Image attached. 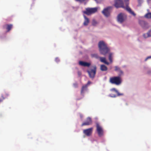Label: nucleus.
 I'll use <instances>...</instances> for the list:
<instances>
[{
    "label": "nucleus",
    "instance_id": "obj_1",
    "mask_svg": "<svg viewBox=\"0 0 151 151\" xmlns=\"http://www.w3.org/2000/svg\"><path fill=\"white\" fill-rule=\"evenodd\" d=\"M98 47L100 53L104 55L109 53L110 49L107 47V44L103 41H100L98 44Z\"/></svg>",
    "mask_w": 151,
    "mask_h": 151
},
{
    "label": "nucleus",
    "instance_id": "obj_2",
    "mask_svg": "<svg viewBox=\"0 0 151 151\" xmlns=\"http://www.w3.org/2000/svg\"><path fill=\"white\" fill-rule=\"evenodd\" d=\"M121 76H115L110 78V82L112 84H115L116 85H120L122 83Z\"/></svg>",
    "mask_w": 151,
    "mask_h": 151
},
{
    "label": "nucleus",
    "instance_id": "obj_3",
    "mask_svg": "<svg viewBox=\"0 0 151 151\" xmlns=\"http://www.w3.org/2000/svg\"><path fill=\"white\" fill-rule=\"evenodd\" d=\"M98 8H87L86 10L83 11V13L86 15L89 16L96 12L97 11Z\"/></svg>",
    "mask_w": 151,
    "mask_h": 151
},
{
    "label": "nucleus",
    "instance_id": "obj_4",
    "mask_svg": "<svg viewBox=\"0 0 151 151\" xmlns=\"http://www.w3.org/2000/svg\"><path fill=\"white\" fill-rule=\"evenodd\" d=\"M88 72L89 76L90 78H93L96 73V67L95 66L93 67V69H89L87 70Z\"/></svg>",
    "mask_w": 151,
    "mask_h": 151
},
{
    "label": "nucleus",
    "instance_id": "obj_5",
    "mask_svg": "<svg viewBox=\"0 0 151 151\" xmlns=\"http://www.w3.org/2000/svg\"><path fill=\"white\" fill-rule=\"evenodd\" d=\"M112 9V7L111 6H108L104 9L102 11V13L105 16L108 17L110 15Z\"/></svg>",
    "mask_w": 151,
    "mask_h": 151
},
{
    "label": "nucleus",
    "instance_id": "obj_6",
    "mask_svg": "<svg viewBox=\"0 0 151 151\" xmlns=\"http://www.w3.org/2000/svg\"><path fill=\"white\" fill-rule=\"evenodd\" d=\"M96 127L98 135L99 137L102 136L104 134V131L102 127L98 123L96 124Z\"/></svg>",
    "mask_w": 151,
    "mask_h": 151
},
{
    "label": "nucleus",
    "instance_id": "obj_7",
    "mask_svg": "<svg viewBox=\"0 0 151 151\" xmlns=\"http://www.w3.org/2000/svg\"><path fill=\"white\" fill-rule=\"evenodd\" d=\"M126 18V16L124 14L120 13L117 16V21L118 22L122 23L123 22Z\"/></svg>",
    "mask_w": 151,
    "mask_h": 151
},
{
    "label": "nucleus",
    "instance_id": "obj_8",
    "mask_svg": "<svg viewBox=\"0 0 151 151\" xmlns=\"http://www.w3.org/2000/svg\"><path fill=\"white\" fill-rule=\"evenodd\" d=\"M139 23L141 27L144 29H148L149 27L148 26V24L144 21L139 20Z\"/></svg>",
    "mask_w": 151,
    "mask_h": 151
},
{
    "label": "nucleus",
    "instance_id": "obj_9",
    "mask_svg": "<svg viewBox=\"0 0 151 151\" xmlns=\"http://www.w3.org/2000/svg\"><path fill=\"white\" fill-rule=\"evenodd\" d=\"M114 5L116 8L120 7L124 8L122 1H116L115 2Z\"/></svg>",
    "mask_w": 151,
    "mask_h": 151
},
{
    "label": "nucleus",
    "instance_id": "obj_10",
    "mask_svg": "<svg viewBox=\"0 0 151 151\" xmlns=\"http://www.w3.org/2000/svg\"><path fill=\"white\" fill-rule=\"evenodd\" d=\"M93 130V128L91 127L83 130V133L87 136H89L92 134Z\"/></svg>",
    "mask_w": 151,
    "mask_h": 151
},
{
    "label": "nucleus",
    "instance_id": "obj_11",
    "mask_svg": "<svg viewBox=\"0 0 151 151\" xmlns=\"http://www.w3.org/2000/svg\"><path fill=\"white\" fill-rule=\"evenodd\" d=\"M92 123V121L91 118L89 117H88L87 118L86 121L82 124L81 126L89 125L91 124Z\"/></svg>",
    "mask_w": 151,
    "mask_h": 151
},
{
    "label": "nucleus",
    "instance_id": "obj_12",
    "mask_svg": "<svg viewBox=\"0 0 151 151\" xmlns=\"http://www.w3.org/2000/svg\"><path fill=\"white\" fill-rule=\"evenodd\" d=\"M143 37L145 38L151 37V29H150L146 33L143 34Z\"/></svg>",
    "mask_w": 151,
    "mask_h": 151
},
{
    "label": "nucleus",
    "instance_id": "obj_13",
    "mask_svg": "<svg viewBox=\"0 0 151 151\" xmlns=\"http://www.w3.org/2000/svg\"><path fill=\"white\" fill-rule=\"evenodd\" d=\"M79 63L80 65L84 67H89L91 65V64L90 63L81 61L79 62Z\"/></svg>",
    "mask_w": 151,
    "mask_h": 151
},
{
    "label": "nucleus",
    "instance_id": "obj_14",
    "mask_svg": "<svg viewBox=\"0 0 151 151\" xmlns=\"http://www.w3.org/2000/svg\"><path fill=\"white\" fill-rule=\"evenodd\" d=\"M99 59L100 60L101 62L107 65H109V63L106 61L105 58L100 57Z\"/></svg>",
    "mask_w": 151,
    "mask_h": 151
},
{
    "label": "nucleus",
    "instance_id": "obj_15",
    "mask_svg": "<svg viewBox=\"0 0 151 151\" xmlns=\"http://www.w3.org/2000/svg\"><path fill=\"white\" fill-rule=\"evenodd\" d=\"M115 70L116 71H120L121 72V74H119V76H121L123 74V72L122 70L119 68L118 67V66H116L115 67Z\"/></svg>",
    "mask_w": 151,
    "mask_h": 151
},
{
    "label": "nucleus",
    "instance_id": "obj_16",
    "mask_svg": "<svg viewBox=\"0 0 151 151\" xmlns=\"http://www.w3.org/2000/svg\"><path fill=\"white\" fill-rule=\"evenodd\" d=\"M85 20L83 23V25L85 26H87L88 25L89 22V19L85 16L83 15Z\"/></svg>",
    "mask_w": 151,
    "mask_h": 151
},
{
    "label": "nucleus",
    "instance_id": "obj_17",
    "mask_svg": "<svg viewBox=\"0 0 151 151\" xmlns=\"http://www.w3.org/2000/svg\"><path fill=\"white\" fill-rule=\"evenodd\" d=\"M6 27V29L7 30V31L9 32L12 28L13 26L11 24H7L4 26V27Z\"/></svg>",
    "mask_w": 151,
    "mask_h": 151
},
{
    "label": "nucleus",
    "instance_id": "obj_18",
    "mask_svg": "<svg viewBox=\"0 0 151 151\" xmlns=\"http://www.w3.org/2000/svg\"><path fill=\"white\" fill-rule=\"evenodd\" d=\"M100 69L102 71H106L107 70V68L104 65H100Z\"/></svg>",
    "mask_w": 151,
    "mask_h": 151
},
{
    "label": "nucleus",
    "instance_id": "obj_19",
    "mask_svg": "<svg viewBox=\"0 0 151 151\" xmlns=\"http://www.w3.org/2000/svg\"><path fill=\"white\" fill-rule=\"evenodd\" d=\"M87 85L83 86L81 88V94H83L85 91H86L87 89Z\"/></svg>",
    "mask_w": 151,
    "mask_h": 151
},
{
    "label": "nucleus",
    "instance_id": "obj_20",
    "mask_svg": "<svg viewBox=\"0 0 151 151\" xmlns=\"http://www.w3.org/2000/svg\"><path fill=\"white\" fill-rule=\"evenodd\" d=\"M127 10L131 14L135 16L136 15V14L132 11L130 8L129 7L127 6L126 8Z\"/></svg>",
    "mask_w": 151,
    "mask_h": 151
},
{
    "label": "nucleus",
    "instance_id": "obj_21",
    "mask_svg": "<svg viewBox=\"0 0 151 151\" xmlns=\"http://www.w3.org/2000/svg\"><path fill=\"white\" fill-rule=\"evenodd\" d=\"M9 95L8 93L4 92V93L2 94L1 95V97L3 98L2 99L3 100L7 98Z\"/></svg>",
    "mask_w": 151,
    "mask_h": 151
},
{
    "label": "nucleus",
    "instance_id": "obj_22",
    "mask_svg": "<svg viewBox=\"0 0 151 151\" xmlns=\"http://www.w3.org/2000/svg\"><path fill=\"white\" fill-rule=\"evenodd\" d=\"M111 91H115L117 94V96H122L123 95V93H120L118 92V91H117L115 88H112L111 89Z\"/></svg>",
    "mask_w": 151,
    "mask_h": 151
},
{
    "label": "nucleus",
    "instance_id": "obj_23",
    "mask_svg": "<svg viewBox=\"0 0 151 151\" xmlns=\"http://www.w3.org/2000/svg\"><path fill=\"white\" fill-rule=\"evenodd\" d=\"M113 54L112 53H110L109 54V59L111 63L112 62Z\"/></svg>",
    "mask_w": 151,
    "mask_h": 151
},
{
    "label": "nucleus",
    "instance_id": "obj_24",
    "mask_svg": "<svg viewBox=\"0 0 151 151\" xmlns=\"http://www.w3.org/2000/svg\"><path fill=\"white\" fill-rule=\"evenodd\" d=\"M91 56L92 58H94L96 59L99 58L100 57H99L98 55L97 54H93L91 55Z\"/></svg>",
    "mask_w": 151,
    "mask_h": 151
},
{
    "label": "nucleus",
    "instance_id": "obj_25",
    "mask_svg": "<svg viewBox=\"0 0 151 151\" xmlns=\"http://www.w3.org/2000/svg\"><path fill=\"white\" fill-rule=\"evenodd\" d=\"M145 17L147 18H151V13H149L146 14Z\"/></svg>",
    "mask_w": 151,
    "mask_h": 151
},
{
    "label": "nucleus",
    "instance_id": "obj_26",
    "mask_svg": "<svg viewBox=\"0 0 151 151\" xmlns=\"http://www.w3.org/2000/svg\"><path fill=\"white\" fill-rule=\"evenodd\" d=\"M92 24L93 26H96L97 24V22L95 19H93L92 21Z\"/></svg>",
    "mask_w": 151,
    "mask_h": 151
},
{
    "label": "nucleus",
    "instance_id": "obj_27",
    "mask_svg": "<svg viewBox=\"0 0 151 151\" xmlns=\"http://www.w3.org/2000/svg\"><path fill=\"white\" fill-rule=\"evenodd\" d=\"M110 96L112 97H116V96L115 94H113L112 93L110 94Z\"/></svg>",
    "mask_w": 151,
    "mask_h": 151
},
{
    "label": "nucleus",
    "instance_id": "obj_28",
    "mask_svg": "<svg viewBox=\"0 0 151 151\" xmlns=\"http://www.w3.org/2000/svg\"><path fill=\"white\" fill-rule=\"evenodd\" d=\"M78 86V85L77 83H75L73 84V86L75 88L77 87Z\"/></svg>",
    "mask_w": 151,
    "mask_h": 151
},
{
    "label": "nucleus",
    "instance_id": "obj_29",
    "mask_svg": "<svg viewBox=\"0 0 151 151\" xmlns=\"http://www.w3.org/2000/svg\"><path fill=\"white\" fill-rule=\"evenodd\" d=\"M151 58V56L147 57L145 59V61H146L149 59Z\"/></svg>",
    "mask_w": 151,
    "mask_h": 151
},
{
    "label": "nucleus",
    "instance_id": "obj_30",
    "mask_svg": "<svg viewBox=\"0 0 151 151\" xmlns=\"http://www.w3.org/2000/svg\"><path fill=\"white\" fill-rule=\"evenodd\" d=\"M55 60L56 62H58L59 61V59L58 58H56Z\"/></svg>",
    "mask_w": 151,
    "mask_h": 151
},
{
    "label": "nucleus",
    "instance_id": "obj_31",
    "mask_svg": "<svg viewBox=\"0 0 151 151\" xmlns=\"http://www.w3.org/2000/svg\"><path fill=\"white\" fill-rule=\"evenodd\" d=\"M91 83V82L90 81H88L87 84L86 85H87V86H88V85H89Z\"/></svg>",
    "mask_w": 151,
    "mask_h": 151
},
{
    "label": "nucleus",
    "instance_id": "obj_32",
    "mask_svg": "<svg viewBox=\"0 0 151 151\" xmlns=\"http://www.w3.org/2000/svg\"><path fill=\"white\" fill-rule=\"evenodd\" d=\"M3 100L0 99V103L3 101Z\"/></svg>",
    "mask_w": 151,
    "mask_h": 151
},
{
    "label": "nucleus",
    "instance_id": "obj_33",
    "mask_svg": "<svg viewBox=\"0 0 151 151\" xmlns=\"http://www.w3.org/2000/svg\"><path fill=\"white\" fill-rule=\"evenodd\" d=\"M118 72V74H121V72L120 71H117Z\"/></svg>",
    "mask_w": 151,
    "mask_h": 151
},
{
    "label": "nucleus",
    "instance_id": "obj_34",
    "mask_svg": "<svg viewBox=\"0 0 151 151\" xmlns=\"http://www.w3.org/2000/svg\"><path fill=\"white\" fill-rule=\"evenodd\" d=\"M80 117L81 118H82L83 117V116L81 114V115H80Z\"/></svg>",
    "mask_w": 151,
    "mask_h": 151
},
{
    "label": "nucleus",
    "instance_id": "obj_35",
    "mask_svg": "<svg viewBox=\"0 0 151 151\" xmlns=\"http://www.w3.org/2000/svg\"><path fill=\"white\" fill-rule=\"evenodd\" d=\"M81 1L80 0V1Z\"/></svg>",
    "mask_w": 151,
    "mask_h": 151
}]
</instances>
